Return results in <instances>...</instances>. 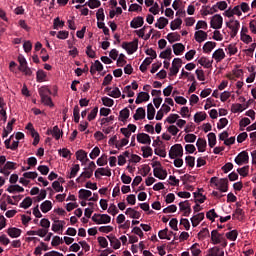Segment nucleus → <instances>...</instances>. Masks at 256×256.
Returning a JSON list of instances; mask_svg holds the SVG:
<instances>
[{
	"mask_svg": "<svg viewBox=\"0 0 256 256\" xmlns=\"http://www.w3.org/2000/svg\"><path fill=\"white\" fill-rule=\"evenodd\" d=\"M211 241L213 245H221V247H227V238L224 233H219L218 230L211 231Z\"/></svg>",
	"mask_w": 256,
	"mask_h": 256,
	"instance_id": "f257e3e1",
	"label": "nucleus"
},
{
	"mask_svg": "<svg viewBox=\"0 0 256 256\" xmlns=\"http://www.w3.org/2000/svg\"><path fill=\"white\" fill-rule=\"evenodd\" d=\"M170 159H177L178 157H183V145L175 144L170 148L169 151Z\"/></svg>",
	"mask_w": 256,
	"mask_h": 256,
	"instance_id": "f03ea898",
	"label": "nucleus"
},
{
	"mask_svg": "<svg viewBox=\"0 0 256 256\" xmlns=\"http://www.w3.org/2000/svg\"><path fill=\"white\" fill-rule=\"evenodd\" d=\"M226 26L228 29H231V37L232 39L234 37H237V33H239V27H241V23H239V20H230L229 22H226Z\"/></svg>",
	"mask_w": 256,
	"mask_h": 256,
	"instance_id": "7ed1b4c3",
	"label": "nucleus"
},
{
	"mask_svg": "<svg viewBox=\"0 0 256 256\" xmlns=\"http://www.w3.org/2000/svg\"><path fill=\"white\" fill-rule=\"evenodd\" d=\"M210 27L212 29H221L223 27V17L221 14H215L211 21H210Z\"/></svg>",
	"mask_w": 256,
	"mask_h": 256,
	"instance_id": "20e7f679",
	"label": "nucleus"
},
{
	"mask_svg": "<svg viewBox=\"0 0 256 256\" xmlns=\"http://www.w3.org/2000/svg\"><path fill=\"white\" fill-rule=\"evenodd\" d=\"M234 161L236 165H245L249 163V153L247 151L240 152Z\"/></svg>",
	"mask_w": 256,
	"mask_h": 256,
	"instance_id": "39448f33",
	"label": "nucleus"
},
{
	"mask_svg": "<svg viewBox=\"0 0 256 256\" xmlns=\"http://www.w3.org/2000/svg\"><path fill=\"white\" fill-rule=\"evenodd\" d=\"M216 187L221 193H227L229 191V180L227 178L218 180Z\"/></svg>",
	"mask_w": 256,
	"mask_h": 256,
	"instance_id": "423d86ee",
	"label": "nucleus"
},
{
	"mask_svg": "<svg viewBox=\"0 0 256 256\" xmlns=\"http://www.w3.org/2000/svg\"><path fill=\"white\" fill-rule=\"evenodd\" d=\"M137 141L142 145H151V136L149 134L139 133L137 135Z\"/></svg>",
	"mask_w": 256,
	"mask_h": 256,
	"instance_id": "0eeeda50",
	"label": "nucleus"
},
{
	"mask_svg": "<svg viewBox=\"0 0 256 256\" xmlns=\"http://www.w3.org/2000/svg\"><path fill=\"white\" fill-rule=\"evenodd\" d=\"M145 23V20L141 16H137L133 18V20L130 22V27L132 29H139V27H143V24Z\"/></svg>",
	"mask_w": 256,
	"mask_h": 256,
	"instance_id": "6e6552de",
	"label": "nucleus"
},
{
	"mask_svg": "<svg viewBox=\"0 0 256 256\" xmlns=\"http://www.w3.org/2000/svg\"><path fill=\"white\" fill-rule=\"evenodd\" d=\"M154 177L157 179H167V170L163 169V167L160 168H154L153 169Z\"/></svg>",
	"mask_w": 256,
	"mask_h": 256,
	"instance_id": "1a4fd4ad",
	"label": "nucleus"
},
{
	"mask_svg": "<svg viewBox=\"0 0 256 256\" xmlns=\"http://www.w3.org/2000/svg\"><path fill=\"white\" fill-rule=\"evenodd\" d=\"M151 99V96L147 92H140L138 93V96L135 100L136 105H141L143 101H149Z\"/></svg>",
	"mask_w": 256,
	"mask_h": 256,
	"instance_id": "9d476101",
	"label": "nucleus"
},
{
	"mask_svg": "<svg viewBox=\"0 0 256 256\" xmlns=\"http://www.w3.org/2000/svg\"><path fill=\"white\" fill-rule=\"evenodd\" d=\"M79 171H81V166H79V164H74L71 168V171L66 175L67 179H75Z\"/></svg>",
	"mask_w": 256,
	"mask_h": 256,
	"instance_id": "9b49d317",
	"label": "nucleus"
},
{
	"mask_svg": "<svg viewBox=\"0 0 256 256\" xmlns=\"http://www.w3.org/2000/svg\"><path fill=\"white\" fill-rule=\"evenodd\" d=\"M194 37L197 43H203V41H207V32L198 30L195 32Z\"/></svg>",
	"mask_w": 256,
	"mask_h": 256,
	"instance_id": "f8f14e48",
	"label": "nucleus"
},
{
	"mask_svg": "<svg viewBox=\"0 0 256 256\" xmlns=\"http://www.w3.org/2000/svg\"><path fill=\"white\" fill-rule=\"evenodd\" d=\"M205 219V213L201 212L191 218L192 227H197Z\"/></svg>",
	"mask_w": 256,
	"mask_h": 256,
	"instance_id": "ddd939ff",
	"label": "nucleus"
},
{
	"mask_svg": "<svg viewBox=\"0 0 256 256\" xmlns=\"http://www.w3.org/2000/svg\"><path fill=\"white\" fill-rule=\"evenodd\" d=\"M93 177V172L91 170H84L80 176L76 179L77 183H83L85 179H91Z\"/></svg>",
	"mask_w": 256,
	"mask_h": 256,
	"instance_id": "4468645a",
	"label": "nucleus"
},
{
	"mask_svg": "<svg viewBox=\"0 0 256 256\" xmlns=\"http://www.w3.org/2000/svg\"><path fill=\"white\" fill-rule=\"evenodd\" d=\"M196 147L199 153H205V149H207V140L204 138H198L196 142Z\"/></svg>",
	"mask_w": 256,
	"mask_h": 256,
	"instance_id": "2eb2a0df",
	"label": "nucleus"
},
{
	"mask_svg": "<svg viewBox=\"0 0 256 256\" xmlns=\"http://www.w3.org/2000/svg\"><path fill=\"white\" fill-rule=\"evenodd\" d=\"M139 47V40L138 39H134V41L129 42L128 44V55H133V53H135V51H137Z\"/></svg>",
	"mask_w": 256,
	"mask_h": 256,
	"instance_id": "dca6fc26",
	"label": "nucleus"
},
{
	"mask_svg": "<svg viewBox=\"0 0 256 256\" xmlns=\"http://www.w3.org/2000/svg\"><path fill=\"white\" fill-rule=\"evenodd\" d=\"M7 234L9 235V237H11L12 239H17V237H21V229L19 228H9L7 230Z\"/></svg>",
	"mask_w": 256,
	"mask_h": 256,
	"instance_id": "f3484780",
	"label": "nucleus"
},
{
	"mask_svg": "<svg viewBox=\"0 0 256 256\" xmlns=\"http://www.w3.org/2000/svg\"><path fill=\"white\" fill-rule=\"evenodd\" d=\"M63 227H65V221L55 220L54 224H52V231H54V233H57V231H63Z\"/></svg>",
	"mask_w": 256,
	"mask_h": 256,
	"instance_id": "a211bd4d",
	"label": "nucleus"
},
{
	"mask_svg": "<svg viewBox=\"0 0 256 256\" xmlns=\"http://www.w3.org/2000/svg\"><path fill=\"white\" fill-rule=\"evenodd\" d=\"M107 239H109L110 245H111V247H113V249L117 250V249L121 248V241H119V239H117V237L107 236Z\"/></svg>",
	"mask_w": 256,
	"mask_h": 256,
	"instance_id": "6ab92c4d",
	"label": "nucleus"
},
{
	"mask_svg": "<svg viewBox=\"0 0 256 256\" xmlns=\"http://www.w3.org/2000/svg\"><path fill=\"white\" fill-rule=\"evenodd\" d=\"M155 113H156L155 107L153 106L152 103H149L147 106V119L149 121H153L155 119Z\"/></svg>",
	"mask_w": 256,
	"mask_h": 256,
	"instance_id": "aec40b11",
	"label": "nucleus"
},
{
	"mask_svg": "<svg viewBox=\"0 0 256 256\" xmlns=\"http://www.w3.org/2000/svg\"><path fill=\"white\" fill-rule=\"evenodd\" d=\"M40 209L42 213H49V211L53 209V203H51L49 200H46L40 205Z\"/></svg>",
	"mask_w": 256,
	"mask_h": 256,
	"instance_id": "412c9836",
	"label": "nucleus"
},
{
	"mask_svg": "<svg viewBox=\"0 0 256 256\" xmlns=\"http://www.w3.org/2000/svg\"><path fill=\"white\" fill-rule=\"evenodd\" d=\"M76 159L78 161H81L83 163V161H85L86 163L89 162V158H87V152L85 150H78L76 152Z\"/></svg>",
	"mask_w": 256,
	"mask_h": 256,
	"instance_id": "4be33fe9",
	"label": "nucleus"
},
{
	"mask_svg": "<svg viewBox=\"0 0 256 256\" xmlns=\"http://www.w3.org/2000/svg\"><path fill=\"white\" fill-rule=\"evenodd\" d=\"M213 59L219 63V61H223V58L225 57V52L223 49L219 48L212 54Z\"/></svg>",
	"mask_w": 256,
	"mask_h": 256,
	"instance_id": "5701e85b",
	"label": "nucleus"
},
{
	"mask_svg": "<svg viewBox=\"0 0 256 256\" xmlns=\"http://www.w3.org/2000/svg\"><path fill=\"white\" fill-rule=\"evenodd\" d=\"M135 121H141V119H145V108L139 107L136 110V113L133 116Z\"/></svg>",
	"mask_w": 256,
	"mask_h": 256,
	"instance_id": "b1692460",
	"label": "nucleus"
},
{
	"mask_svg": "<svg viewBox=\"0 0 256 256\" xmlns=\"http://www.w3.org/2000/svg\"><path fill=\"white\" fill-rule=\"evenodd\" d=\"M126 215H129L131 219H140L141 217V212L133 209V208H128L126 209Z\"/></svg>",
	"mask_w": 256,
	"mask_h": 256,
	"instance_id": "393cba45",
	"label": "nucleus"
},
{
	"mask_svg": "<svg viewBox=\"0 0 256 256\" xmlns=\"http://www.w3.org/2000/svg\"><path fill=\"white\" fill-rule=\"evenodd\" d=\"M215 47H217L216 42L208 41L204 44L203 51L204 53H211L215 49Z\"/></svg>",
	"mask_w": 256,
	"mask_h": 256,
	"instance_id": "a878e982",
	"label": "nucleus"
},
{
	"mask_svg": "<svg viewBox=\"0 0 256 256\" xmlns=\"http://www.w3.org/2000/svg\"><path fill=\"white\" fill-rule=\"evenodd\" d=\"M157 21L158 22L155 24V27L158 29H165V27L169 25V20L165 17H160Z\"/></svg>",
	"mask_w": 256,
	"mask_h": 256,
	"instance_id": "bb28decb",
	"label": "nucleus"
},
{
	"mask_svg": "<svg viewBox=\"0 0 256 256\" xmlns=\"http://www.w3.org/2000/svg\"><path fill=\"white\" fill-rule=\"evenodd\" d=\"M169 43H175V41H181V35L177 32L169 33L166 37Z\"/></svg>",
	"mask_w": 256,
	"mask_h": 256,
	"instance_id": "cd10ccee",
	"label": "nucleus"
},
{
	"mask_svg": "<svg viewBox=\"0 0 256 256\" xmlns=\"http://www.w3.org/2000/svg\"><path fill=\"white\" fill-rule=\"evenodd\" d=\"M209 253L210 256H225V252L217 246L210 248Z\"/></svg>",
	"mask_w": 256,
	"mask_h": 256,
	"instance_id": "c85d7f7f",
	"label": "nucleus"
},
{
	"mask_svg": "<svg viewBox=\"0 0 256 256\" xmlns=\"http://www.w3.org/2000/svg\"><path fill=\"white\" fill-rule=\"evenodd\" d=\"M78 193H79V199H82L84 201H86V199H89V197L93 195V192L86 189H80Z\"/></svg>",
	"mask_w": 256,
	"mask_h": 256,
	"instance_id": "c756f323",
	"label": "nucleus"
},
{
	"mask_svg": "<svg viewBox=\"0 0 256 256\" xmlns=\"http://www.w3.org/2000/svg\"><path fill=\"white\" fill-rule=\"evenodd\" d=\"M208 145L211 147V149L217 145V135H215L213 132L208 134Z\"/></svg>",
	"mask_w": 256,
	"mask_h": 256,
	"instance_id": "7c9ffc66",
	"label": "nucleus"
},
{
	"mask_svg": "<svg viewBox=\"0 0 256 256\" xmlns=\"http://www.w3.org/2000/svg\"><path fill=\"white\" fill-rule=\"evenodd\" d=\"M8 193H23V191H25L24 187H21L19 185H10L7 188Z\"/></svg>",
	"mask_w": 256,
	"mask_h": 256,
	"instance_id": "2f4dec72",
	"label": "nucleus"
},
{
	"mask_svg": "<svg viewBox=\"0 0 256 256\" xmlns=\"http://www.w3.org/2000/svg\"><path fill=\"white\" fill-rule=\"evenodd\" d=\"M52 136L56 139V141H59L61 137H63V131L59 129V126H54L52 129Z\"/></svg>",
	"mask_w": 256,
	"mask_h": 256,
	"instance_id": "473e14b6",
	"label": "nucleus"
},
{
	"mask_svg": "<svg viewBox=\"0 0 256 256\" xmlns=\"http://www.w3.org/2000/svg\"><path fill=\"white\" fill-rule=\"evenodd\" d=\"M181 25H183V20L181 18H176L174 21L170 24V29L172 31H175V29H180Z\"/></svg>",
	"mask_w": 256,
	"mask_h": 256,
	"instance_id": "72a5a7b5",
	"label": "nucleus"
},
{
	"mask_svg": "<svg viewBox=\"0 0 256 256\" xmlns=\"http://www.w3.org/2000/svg\"><path fill=\"white\" fill-rule=\"evenodd\" d=\"M172 47H173L174 54L176 55H181V53L185 51V45H183L182 43H176Z\"/></svg>",
	"mask_w": 256,
	"mask_h": 256,
	"instance_id": "f704fd0d",
	"label": "nucleus"
},
{
	"mask_svg": "<svg viewBox=\"0 0 256 256\" xmlns=\"http://www.w3.org/2000/svg\"><path fill=\"white\" fill-rule=\"evenodd\" d=\"M207 119V113L205 112H197L194 115L195 123H201V121H205Z\"/></svg>",
	"mask_w": 256,
	"mask_h": 256,
	"instance_id": "c9c22d12",
	"label": "nucleus"
},
{
	"mask_svg": "<svg viewBox=\"0 0 256 256\" xmlns=\"http://www.w3.org/2000/svg\"><path fill=\"white\" fill-rule=\"evenodd\" d=\"M198 63L202 66L205 67V69H210V67H213V63L209 61L206 57H202L198 60Z\"/></svg>",
	"mask_w": 256,
	"mask_h": 256,
	"instance_id": "e433bc0d",
	"label": "nucleus"
},
{
	"mask_svg": "<svg viewBox=\"0 0 256 256\" xmlns=\"http://www.w3.org/2000/svg\"><path fill=\"white\" fill-rule=\"evenodd\" d=\"M141 151H142V157H144V159H147L148 157H151L153 155V149L151 147H145L143 146L141 148Z\"/></svg>",
	"mask_w": 256,
	"mask_h": 256,
	"instance_id": "4c0bfd02",
	"label": "nucleus"
},
{
	"mask_svg": "<svg viewBox=\"0 0 256 256\" xmlns=\"http://www.w3.org/2000/svg\"><path fill=\"white\" fill-rule=\"evenodd\" d=\"M99 221V225H107V223H111V216L108 214H100Z\"/></svg>",
	"mask_w": 256,
	"mask_h": 256,
	"instance_id": "58836bf2",
	"label": "nucleus"
},
{
	"mask_svg": "<svg viewBox=\"0 0 256 256\" xmlns=\"http://www.w3.org/2000/svg\"><path fill=\"white\" fill-rule=\"evenodd\" d=\"M31 205H33V199H31V197H26L20 204V207L22 209H29V207H31Z\"/></svg>",
	"mask_w": 256,
	"mask_h": 256,
	"instance_id": "ea45409f",
	"label": "nucleus"
},
{
	"mask_svg": "<svg viewBox=\"0 0 256 256\" xmlns=\"http://www.w3.org/2000/svg\"><path fill=\"white\" fill-rule=\"evenodd\" d=\"M85 5H88L90 9H97L98 7H101V1L99 0H89L85 3Z\"/></svg>",
	"mask_w": 256,
	"mask_h": 256,
	"instance_id": "a19ab883",
	"label": "nucleus"
},
{
	"mask_svg": "<svg viewBox=\"0 0 256 256\" xmlns=\"http://www.w3.org/2000/svg\"><path fill=\"white\" fill-rule=\"evenodd\" d=\"M65 27V21L61 20L59 17L54 19L53 28L54 29H63Z\"/></svg>",
	"mask_w": 256,
	"mask_h": 256,
	"instance_id": "79ce46f5",
	"label": "nucleus"
},
{
	"mask_svg": "<svg viewBox=\"0 0 256 256\" xmlns=\"http://www.w3.org/2000/svg\"><path fill=\"white\" fill-rule=\"evenodd\" d=\"M47 77V73L43 70H38L36 73V79L38 81V83H43V81H45Z\"/></svg>",
	"mask_w": 256,
	"mask_h": 256,
	"instance_id": "37998d69",
	"label": "nucleus"
},
{
	"mask_svg": "<svg viewBox=\"0 0 256 256\" xmlns=\"http://www.w3.org/2000/svg\"><path fill=\"white\" fill-rule=\"evenodd\" d=\"M181 181H183L184 185H187V182L188 183H195V176L185 174V175L181 176Z\"/></svg>",
	"mask_w": 256,
	"mask_h": 256,
	"instance_id": "c03bdc74",
	"label": "nucleus"
},
{
	"mask_svg": "<svg viewBox=\"0 0 256 256\" xmlns=\"http://www.w3.org/2000/svg\"><path fill=\"white\" fill-rule=\"evenodd\" d=\"M238 236H239V232H237V230H232L226 233V238L229 239V241H237Z\"/></svg>",
	"mask_w": 256,
	"mask_h": 256,
	"instance_id": "a18cd8bd",
	"label": "nucleus"
},
{
	"mask_svg": "<svg viewBox=\"0 0 256 256\" xmlns=\"http://www.w3.org/2000/svg\"><path fill=\"white\" fill-rule=\"evenodd\" d=\"M173 53V50H171V48H167L165 51L161 52L159 55L160 59H171V55Z\"/></svg>",
	"mask_w": 256,
	"mask_h": 256,
	"instance_id": "49530a36",
	"label": "nucleus"
},
{
	"mask_svg": "<svg viewBox=\"0 0 256 256\" xmlns=\"http://www.w3.org/2000/svg\"><path fill=\"white\" fill-rule=\"evenodd\" d=\"M190 251L192 256H199L201 255V249H199V243H195L191 246Z\"/></svg>",
	"mask_w": 256,
	"mask_h": 256,
	"instance_id": "de8ad7c7",
	"label": "nucleus"
},
{
	"mask_svg": "<svg viewBox=\"0 0 256 256\" xmlns=\"http://www.w3.org/2000/svg\"><path fill=\"white\" fill-rule=\"evenodd\" d=\"M38 93L40 97H47L48 95H51V90L49 88L42 86L41 88L38 89Z\"/></svg>",
	"mask_w": 256,
	"mask_h": 256,
	"instance_id": "09e8293b",
	"label": "nucleus"
},
{
	"mask_svg": "<svg viewBox=\"0 0 256 256\" xmlns=\"http://www.w3.org/2000/svg\"><path fill=\"white\" fill-rule=\"evenodd\" d=\"M80 111L81 110L79 109V105H76L73 109V117L75 123H79V119H81Z\"/></svg>",
	"mask_w": 256,
	"mask_h": 256,
	"instance_id": "8fccbe9b",
	"label": "nucleus"
},
{
	"mask_svg": "<svg viewBox=\"0 0 256 256\" xmlns=\"http://www.w3.org/2000/svg\"><path fill=\"white\" fill-rule=\"evenodd\" d=\"M130 111L128 108H124L120 111V121H127L129 119Z\"/></svg>",
	"mask_w": 256,
	"mask_h": 256,
	"instance_id": "3c124183",
	"label": "nucleus"
},
{
	"mask_svg": "<svg viewBox=\"0 0 256 256\" xmlns=\"http://www.w3.org/2000/svg\"><path fill=\"white\" fill-rule=\"evenodd\" d=\"M18 63H20L19 71H22V69L27 68V59H25L24 56H18Z\"/></svg>",
	"mask_w": 256,
	"mask_h": 256,
	"instance_id": "603ef678",
	"label": "nucleus"
},
{
	"mask_svg": "<svg viewBox=\"0 0 256 256\" xmlns=\"http://www.w3.org/2000/svg\"><path fill=\"white\" fill-rule=\"evenodd\" d=\"M102 103L105 107H113L115 101L109 97H102Z\"/></svg>",
	"mask_w": 256,
	"mask_h": 256,
	"instance_id": "864d4df0",
	"label": "nucleus"
},
{
	"mask_svg": "<svg viewBox=\"0 0 256 256\" xmlns=\"http://www.w3.org/2000/svg\"><path fill=\"white\" fill-rule=\"evenodd\" d=\"M97 113H99V107H94L88 114V121L95 120V118L97 117Z\"/></svg>",
	"mask_w": 256,
	"mask_h": 256,
	"instance_id": "5fc2aeb1",
	"label": "nucleus"
},
{
	"mask_svg": "<svg viewBox=\"0 0 256 256\" xmlns=\"http://www.w3.org/2000/svg\"><path fill=\"white\" fill-rule=\"evenodd\" d=\"M99 155H101V150L99 149V147L96 146L93 148V150L89 154V157H90V159H97V157H99Z\"/></svg>",
	"mask_w": 256,
	"mask_h": 256,
	"instance_id": "6e6d98bb",
	"label": "nucleus"
},
{
	"mask_svg": "<svg viewBox=\"0 0 256 256\" xmlns=\"http://www.w3.org/2000/svg\"><path fill=\"white\" fill-rule=\"evenodd\" d=\"M206 217L209 219V221H215L219 215L215 213V209H211L206 213Z\"/></svg>",
	"mask_w": 256,
	"mask_h": 256,
	"instance_id": "4d7b16f0",
	"label": "nucleus"
},
{
	"mask_svg": "<svg viewBox=\"0 0 256 256\" xmlns=\"http://www.w3.org/2000/svg\"><path fill=\"white\" fill-rule=\"evenodd\" d=\"M41 102L44 103V105H47L48 107H53V100L51 99V97L48 96H44L41 98Z\"/></svg>",
	"mask_w": 256,
	"mask_h": 256,
	"instance_id": "13d9d810",
	"label": "nucleus"
},
{
	"mask_svg": "<svg viewBox=\"0 0 256 256\" xmlns=\"http://www.w3.org/2000/svg\"><path fill=\"white\" fill-rule=\"evenodd\" d=\"M237 172L239 173V175H241V177H247V175H249V166L238 168Z\"/></svg>",
	"mask_w": 256,
	"mask_h": 256,
	"instance_id": "bf43d9fd",
	"label": "nucleus"
},
{
	"mask_svg": "<svg viewBox=\"0 0 256 256\" xmlns=\"http://www.w3.org/2000/svg\"><path fill=\"white\" fill-rule=\"evenodd\" d=\"M179 119V115L178 114H170L166 121L167 123H169L170 125H173V123H176L177 120Z\"/></svg>",
	"mask_w": 256,
	"mask_h": 256,
	"instance_id": "052dcab7",
	"label": "nucleus"
},
{
	"mask_svg": "<svg viewBox=\"0 0 256 256\" xmlns=\"http://www.w3.org/2000/svg\"><path fill=\"white\" fill-rule=\"evenodd\" d=\"M61 244H63V238L59 236H54L51 242L52 247H57Z\"/></svg>",
	"mask_w": 256,
	"mask_h": 256,
	"instance_id": "680f3d73",
	"label": "nucleus"
},
{
	"mask_svg": "<svg viewBox=\"0 0 256 256\" xmlns=\"http://www.w3.org/2000/svg\"><path fill=\"white\" fill-rule=\"evenodd\" d=\"M109 97H113L114 99H119V96L121 95V90H119L117 87L113 90H111L108 93Z\"/></svg>",
	"mask_w": 256,
	"mask_h": 256,
	"instance_id": "e2e57ef3",
	"label": "nucleus"
},
{
	"mask_svg": "<svg viewBox=\"0 0 256 256\" xmlns=\"http://www.w3.org/2000/svg\"><path fill=\"white\" fill-rule=\"evenodd\" d=\"M96 163L99 167L107 165V155L103 154L100 158L97 159Z\"/></svg>",
	"mask_w": 256,
	"mask_h": 256,
	"instance_id": "0e129e2a",
	"label": "nucleus"
},
{
	"mask_svg": "<svg viewBox=\"0 0 256 256\" xmlns=\"http://www.w3.org/2000/svg\"><path fill=\"white\" fill-rule=\"evenodd\" d=\"M186 161V165H188V167H195V157L193 156H186L185 158Z\"/></svg>",
	"mask_w": 256,
	"mask_h": 256,
	"instance_id": "69168bd1",
	"label": "nucleus"
},
{
	"mask_svg": "<svg viewBox=\"0 0 256 256\" xmlns=\"http://www.w3.org/2000/svg\"><path fill=\"white\" fill-rule=\"evenodd\" d=\"M206 237H209V229L203 228V229L198 233V239H205Z\"/></svg>",
	"mask_w": 256,
	"mask_h": 256,
	"instance_id": "338daca9",
	"label": "nucleus"
},
{
	"mask_svg": "<svg viewBox=\"0 0 256 256\" xmlns=\"http://www.w3.org/2000/svg\"><path fill=\"white\" fill-rule=\"evenodd\" d=\"M227 50H228V54L231 57L233 55H236V53H237V46L235 44H230V45H228Z\"/></svg>",
	"mask_w": 256,
	"mask_h": 256,
	"instance_id": "774afa93",
	"label": "nucleus"
}]
</instances>
